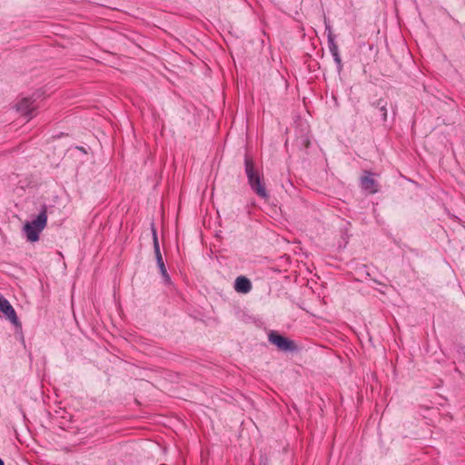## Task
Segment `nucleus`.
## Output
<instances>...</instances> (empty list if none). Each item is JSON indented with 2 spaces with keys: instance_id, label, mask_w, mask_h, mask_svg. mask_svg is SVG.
<instances>
[{
  "instance_id": "f257e3e1",
  "label": "nucleus",
  "mask_w": 465,
  "mask_h": 465,
  "mask_svg": "<svg viewBox=\"0 0 465 465\" xmlns=\"http://www.w3.org/2000/svg\"><path fill=\"white\" fill-rule=\"evenodd\" d=\"M245 173L251 189L262 199L267 200L269 193L266 190L262 175L255 169L252 160L245 156Z\"/></svg>"
},
{
  "instance_id": "f03ea898",
  "label": "nucleus",
  "mask_w": 465,
  "mask_h": 465,
  "mask_svg": "<svg viewBox=\"0 0 465 465\" xmlns=\"http://www.w3.org/2000/svg\"><path fill=\"white\" fill-rule=\"evenodd\" d=\"M47 223V207L43 205L39 214L31 222L24 225V232L28 242H35L39 240L40 232Z\"/></svg>"
},
{
  "instance_id": "7ed1b4c3",
  "label": "nucleus",
  "mask_w": 465,
  "mask_h": 465,
  "mask_svg": "<svg viewBox=\"0 0 465 465\" xmlns=\"http://www.w3.org/2000/svg\"><path fill=\"white\" fill-rule=\"evenodd\" d=\"M268 341L275 345L277 349L284 352H294L298 351V346L294 341L281 335L276 331H271L268 334Z\"/></svg>"
},
{
  "instance_id": "20e7f679",
  "label": "nucleus",
  "mask_w": 465,
  "mask_h": 465,
  "mask_svg": "<svg viewBox=\"0 0 465 465\" xmlns=\"http://www.w3.org/2000/svg\"><path fill=\"white\" fill-rule=\"evenodd\" d=\"M328 46L330 53L331 54L333 60L336 64L337 72L340 74L342 70V62L339 52L338 45L335 42V35L332 32L327 35Z\"/></svg>"
},
{
  "instance_id": "39448f33",
  "label": "nucleus",
  "mask_w": 465,
  "mask_h": 465,
  "mask_svg": "<svg viewBox=\"0 0 465 465\" xmlns=\"http://www.w3.org/2000/svg\"><path fill=\"white\" fill-rule=\"evenodd\" d=\"M15 107L17 112L23 116L32 118L34 116L33 113L36 110L37 106L35 104V100L31 97H25L17 103Z\"/></svg>"
},
{
  "instance_id": "423d86ee",
  "label": "nucleus",
  "mask_w": 465,
  "mask_h": 465,
  "mask_svg": "<svg viewBox=\"0 0 465 465\" xmlns=\"http://www.w3.org/2000/svg\"><path fill=\"white\" fill-rule=\"evenodd\" d=\"M361 187L362 190L371 194L379 191L378 183L372 177V173L367 171L364 173V175L361 177Z\"/></svg>"
},
{
  "instance_id": "0eeeda50",
  "label": "nucleus",
  "mask_w": 465,
  "mask_h": 465,
  "mask_svg": "<svg viewBox=\"0 0 465 465\" xmlns=\"http://www.w3.org/2000/svg\"><path fill=\"white\" fill-rule=\"evenodd\" d=\"M0 312H3L13 324H18V318L15 309L4 297L0 301Z\"/></svg>"
},
{
  "instance_id": "6e6552de",
  "label": "nucleus",
  "mask_w": 465,
  "mask_h": 465,
  "mask_svg": "<svg viewBox=\"0 0 465 465\" xmlns=\"http://www.w3.org/2000/svg\"><path fill=\"white\" fill-rule=\"evenodd\" d=\"M234 289L240 293H248L252 290V282L245 276H238L234 282Z\"/></svg>"
},
{
  "instance_id": "1a4fd4ad",
  "label": "nucleus",
  "mask_w": 465,
  "mask_h": 465,
  "mask_svg": "<svg viewBox=\"0 0 465 465\" xmlns=\"http://www.w3.org/2000/svg\"><path fill=\"white\" fill-rule=\"evenodd\" d=\"M154 254H155L157 266L160 270V273L163 277V282L165 283H170L171 278L167 272V270H166V267H165V264H164V262H163V256H162V253L160 251V247H156V252H154Z\"/></svg>"
},
{
  "instance_id": "9d476101",
  "label": "nucleus",
  "mask_w": 465,
  "mask_h": 465,
  "mask_svg": "<svg viewBox=\"0 0 465 465\" xmlns=\"http://www.w3.org/2000/svg\"><path fill=\"white\" fill-rule=\"evenodd\" d=\"M387 105H388V102L382 98L379 99L377 102H375L373 104L375 110H377V112L380 114L381 120L383 123H385L387 121V114H388Z\"/></svg>"
},
{
  "instance_id": "9b49d317",
  "label": "nucleus",
  "mask_w": 465,
  "mask_h": 465,
  "mask_svg": "<svg viewBox=\"0 0 465 465\" xmlns=\"http://www.w3.org/2000/svg\"><path fill=\"white\" fill-rule=\"evenodd\" d=\"M153 251L156 252V247H160L156 231L153 229Z\"/></svg>"
},
{
  "instance_id": "f8f14e48",
  "label": "nucleus",
  "mask_w": 465,
  "mask_h": 465,
  "mask_svg": "<svg viewBox=\"0 0 465 465\" xmlns=\"http://www.w3.org/2000/svg\"><path fill=\"white\" fill-rule=\"evenodd\" d=\"M325 30L327 31V35L330 33V32H332L331 31V27L330 25L326 24L325 25Z\"/></svg>"
},
{
  "instance_id": "ddd939ff",
  "label": "nucleus",
  "mask_w": 465,
  "mask_h": 465,
  "mask_svg": "<svg viewBox=\"0 0 465 465\" xmlns=\"http://www.w3.org/2000/svg\"><path fill=\"white\" fill-rule=\"evenodd\" d=\"M0 465H5V463L1 458H0Z\"/></svg>"
}]
</instances>
